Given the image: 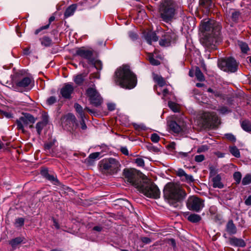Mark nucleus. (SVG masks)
<instances>
[{
  "instance_id": "f257e3e1",
  "label": "nucleus",
  "mask_w": 251,
  "mask_h": 251,
  "mask_svg": "<svg viewBox=\"0 0 251 251\" xmlns=\"http://www.w3.org/2000/svg\"><path fill=\"white\" fill-rule=\"evenodd\" d=\"M114 81L117 85L126 89H132L136 85L137 78L128 65H123L115 73Z\"/></svg>"
},
{
  "instance_id": "f03ea898",
  "label": "nucleus",
  "mask_w": 251,
  "mask_h": 251,
  "mask_svg": "<svg viewBox=\"0 0 251 251\" xmlns=\"http://www.w3.org/2000/svg\"><path fill=\"white\" fill-rule=\"evenodd\" d=\"M164 197L167 202L175 207L178 206L186 197V193L179 184L167 183L163 190Z\"/></svg>"
},
{
  "instance_id": "7ed1b4c3",
  "label": "nucleus",
  "mask_w": 251,
  "mask_h": 251,
  "mask_svg": "<svg viewBox=\"0 0 251 251\" xmlns=\"http://www.w3.org/2000/svg\"><path fill=\"white\" fill-rule=\"evenodd\" d=\"M201 28L205 32L208 45L213 44L218 41L221 28L219 23L214 21H208L202 24Z\"/></svg>"
},
{
  "instance_id": "20e7f679",
  "label": "nucleus",
  "mask_w": 251,
  "mask_h": 251,
  "mask_svg": "<svg viewBox=\"0 0 251 251\" xmlns=\"http://www.w3.org/2000/svg\"><path fill=\"white\" fill-rule=\"evenodd\" d=\"M143 183L138 188V190L147 197L159 198L160 192L157 186L145 176H143Z\"/></svg>"
},
{
  "instance_id": "39448f33",
  "label": "nucleus",
  "mask_w": 251,
  "mask_h": 251,
  "mask_svg": "<svg viewBox=\"0 0 251 251\" xmlns=\"http://www.w3.org/2000/svg\"><path fill=\"white\" fill-rule=\"evenodd\" d=\"M159 12L163 20L168 22L173 19L176 14L175 5L171 0H165L161 4Z\"/></svg>"
},
{
  "instance_id": "423d86ee",
  "label": "nucleus",
  "mask_w": 251,
  "mask_h": 251,
  "mask_svg": "<svg viewBox=\"0 0 251 251\" xmlns=\"http://www.w3.org/2000/svg\"><path fill=\"white\" fill-rule=\"evenodd\" d=\"M218 120V117L215 113L203 112L200 115L197 123L202 128H209L215 126Z\"/></svg>"
},
{
  "instance_id": "0eeeda50",
  "label": "nucleus",
  "mask_w": 251,
  "mask_h": 251,
  "mask_svg": "<svg viewBox=\"0 0 251 251\" xmlns=\"http://www.w3.org/2000/svg\"><path fill=\"white\" fill-rule=\"evenodd\" d=\"M120 164L116 159L110 158L102 160L100 163L101 170L106 173L113 174L120 170Z\"/></svg>"
},
{
  "instance_id": "6e6552de",
  "label": "nucleus",
  "mask_w": 251,
  "mask_h": 251,
  "mask_svg": "<svg viewBox=\"0 0 251 251\" xmlns=\"http://www.w3.org/2000/svg\"><path fill=\"white\" fill-rule=\"evenodd\" d=\"M86 95L90 103L95 107L100 106L103 102V99L96 90L95 86L87 88L86 91Z\"/></svg>"
},
{
  "instance_id": "1a4fd4ad",
  "label": "nucleus",
  "mask_w": 251,
  "mask_h": 251,
  "mask_svg": "<svg viewBox=\"0 0 251 251\" xmlns=\"http://www.w3.org/2000/svg\"><path fill=\"white\" fill-rule=\"evenodd\" d=\"M124 175L127 182L138 188L141 182L139 181L140 175L137 170L134 169H125Z\"/></svg>"
},
{
  "instance_id": "9d476101",
  "label": "nucleus",
  "mask_w": 251,
  "mask_h": 251,
  "mask_svg": "<svg viewBox=\"0 0 251 251\" xmlns=\"http://www.w3.org/2000/svg\"><path fill=\"white\" fill-rule=\"evenodd\" d=\"M218 64L219 67L225 72L234 73L237 70V63L232 57L222 59L219 60Z\"/></svg>"
},
{
  "instance_id": "9b49d317",
  "label": "nucleus",
  "mask_w": 251,
  "mask_h": 251,
  "mask_svg": "<svg viewBox=\"0 0 251 251\" xmlns=\"http://www.w3.org/2000/svg\"><path fill=\"white\" fill-rule=\"evenodd\" d=\"M204 206V201L197 197L191 196L187 200V207L190 210L199 212Z\"/></svg>"
},
{
  "instance_id": "f8f14e48",
  "label": "nucleus",
  "mask_w": 251,
  "mask_h": 251,
  "mask_svg": "<svg viewBox=\"0 0 251 251\" xmlns=\"http://www.w3.org/2000/svg\"><path fill=\"white\" fill-rule=\"evenodd\" d=\"M35 121L34 118L30 114H24L23 116L17 120V128L19 130H21L24 132V126H26L30 123L33 124Z\"/></svg>"
},
{
  "instance_id": "ddd939ff",
  "label": "nucleus",
  "mask_w": 251,
  "mask_h": 251,
  "mask_svg": "<svg viewBox=\"0 0 251 251\" xmlns=\"http://www.w3.org/2000/svg\"><path fill=\"white\" fill-rule=\"evenodd\" d=\"M176 39V34L172 31L166 33L159 41V44L161 46L167 47L171 43H174Z\"/></svg>"
},
{
  "instance_id": "4468645a",
  "label": "nucleus",
  "mask_w": 251,
  "mask_h": 251,
  "mask_svg": "<svg viewBox=\"0 0 251 251\" xmlns=\"http://www.w3.org/2000/svg\"><path fill=\"white\" fill-rule=\"evenodd\" d=\"M75 54L87 59L90 63H93V53L91 50H87L84 47L79 48L76 50Z\"/></svg>"
},
{
  "instance_id": "2eb2a0df",
  "label": "nucleus",
  "mask_w": 251,
  "mask_h": 251,
  "mask_svg": "<svg viewBox=\"0 0 251 251\" xmlns=\"http://www.w3.org/2000/svg\"><path fill=\"white\" fill-rule=\"evenodd\" d=\"M74 90L73 84L66 83L60 90V94L65 99H70Z\"/></svg>"
},
{
  "instance_id": "dca6fc26",
  "label": "nucleus",
  "mask_w": 251,
  "mask_h": 251,
  "mask_svg": "<svg viewBox=\"0 0 251 251\" xmlns=\"http://www.w3.org/2000/svg\"><path fill=\"white\" fill-rule=\"evenodd\" d=\"M31 82V79L29 77H25L22 79L18 81L15 87L17 91H20L22 88H26L29 86Z\"/></svg>"
},
{
  "instance_id": "f3484780",
  "label": "nucleus",
  "mask_w": 251,
  "mask_h": 251,
  "mask_svg": "<svg viewBox=\"0 0 251 251\" xmlns=\"http://www.w3.org/2000/svg\"><path fill=\"white\" fill-rule=\"evenodd\" d=\"M176 175L181 178L182 180L186 182H192L193 181V176L187 175L182 169H178L176 171Z\"/></svg>"
},
{
  "instance_id": "a211bd4d",
  "label": "nucleus",
  "mask_w": 251,
  "mask_h": 251,
  "mask_svg": "<svg viewBox=\"0 0 251 251\" xmlns=\"http://www.w3.org/2000/svg\"><path fill=\"white\" fill-rule=\"evenodd\" d=\"M229 241L230 244L233 246L241 248H243L246 246V243L242 239H239L234 237L230 238Z\"/></svg>"
},
{
  "instance_id": "6ab92c4d",
  "label": "nucleus",
  "mask_w": 251,
  "mask_h": 251,
  "mask_svg": "<svg viewBox=\"0 0 251 251\" xmlns=\"http://www.w3.org/2000/svg\"><path fill=\"white\" fill-rule=\"evenodd\" d=\"M199 3L200 6L204 9L205 13L209 12L213 5L211 0H200Z\"/></svg>"
},
{
  "instance_id": "aec40b11",
  "label": "nucleus",
  "mask_w": 251,
  "mask_h": 251,
  "mask_svg": "<svg viewBox=\"0 0 251 251\" xmlns=\"http://www.w3.org/2000/svg\"><path fill=\"white\" fill-rule=\"evenodd\" d=\"M168 126L170 129H171L175 133H179L182 130L181 125H178L176 122L171 121L168 122Z\"/></svg>"
},
{
  "instance_id": "412c9836",
  "label": "nucleus",
  "mask_w": 251,
  "mask_h": 251,
  "mask_svg": "<svg viewBox=\"0 0 251 251\" xmlns=\"http://www.w3.org/2000/svg\"><path fill=\"white\" fill-rule=\"evenodd\" d=\"M145 38L149 44H151L153 42L157 41L158 39L156 34L152 31L147 32L145 35Z\"/></svg>"
},
{
  "instance_id": "4be33fe9",
  "label": "nucleus",
  "mask_w": 251,
  "mask_h": 251,
  "mask_svg": "<svg viewBox=\"0 0 251 251\" xmlns=\"http://www.w3.org/2000/svg\"><path fill=\"white\" fill-rule=\"evenodd\" d=\"M226 230L229 234H234L237 232V229L232 220L228 222L226 226Z\"/></svg>"
},
{
  "instance_id": "5701e85b",
  "label": "nucleus",
  "mask_w": 251,
  "mask_h": 251,
  "mask_svg": "<svg viewBox=\"0 0 251 251\" xmlns=\"http://www.w3.org/2000/svg\"><path fill=\"white\" fill-rule=\"evenodd\" d=\"M221 176L218 175L212 178L213 186L214 188H222L224 185L221 181Z\"/></svg>"
},
{
  "instance_id": "b1692460",
  "label": "nucleus",
  "mask_w": 251,
  "mask_h": 251,
  "mask_svg": "<svg viewBox=\"0 0 251 251\" xmlns=\"http://www.w3.org/2000/svg\"><path fill=\"white\" fill-rule=\"evenodd\" d=\"M76 9L75 4H72L69 6L64 13V17L67 18L73 15Z\"/></svg>"
},
{
  "instance_id": "393cba45",
  "label": "nucleus",
  "mask_w": 251,
  "mask_h": 251,
  "mask_svg": "<svg viewBox=\"0 0 251 251\" xmlns=\"http://www.w3.org/2000/svg\"><path fill=\"white\" fill-rule=\"evenodd\" d=\"M41 174L48 180L54 183L57 181L56 177L53 176L49 174L47 170H43L41 171Z\"/></svg>"
},
{
  "instance_id": "a878e982",
  "label": "nucleus",
  "mask_w": 251,
  "mask_h": 251,
  "mask_svg": "<svg viewBox=\"0 0 251 251\" xmlns=\"http://www.w3.org/2000/svg\"><path fill=\"white\" fill-rule=\"evenodd\" d=\"M75 120V117L74 115L72 114L69 113L65 116H64L61 118V122L63 123L64 122H66L68 124V123H70V122H73Z\"/></svg>"
},
{
  "instance_id": "bb28decb",
  "label": "nucleus",
  "mask_w": 251,
  "mask_h": 251,
  "mask_svg": "<svg viewBox=\"0 0 251 251\" xmlns=\"http://www.w3.org/2000/svg\"><path fill=\"white\" fill-rule=\"evenodd\" d=\"M153 80L160 87H162L166 84V82L162 76L157 75H153Z\"/></svg>"
},
{
  "instance_id": "cd10ccee",
  "label": "nucleus",
  "mask_w": 251,
  "mask_h": 251,
  "mask_svg": "<svg viewBox=\"0 0 251 251\" xmlns=\"http://www.w3.org/2000/svg\"><path fill=\"white\" fill-rule=\"evenodd\" d=\"M73 80L76 84L80 85L84 81V76L82 74L77 75L74 76Z\"/></svg>"
},
{
  "instance_id": "c85d7f7f",
  "label": "nucleus",
  "mask_w": 251,
  "mask_h": 251,
  "mask_svg": "<svg viewBox=\"0 0 251 251\" xmlns=\"http://www.w3.org/2000/svg\"><path fill=\"white\" fill-rule=\"evenodd\" d=\"M23 241V239L21 237H17L12 239L10 242V244L11 245L13 249H15L18 245L20 244Z\"/></svg>"
},
{
  "instance_id": "c756f323",
  "label": "nucleus",
  "mask_w": 251,
  "mask_h": 251,
  "mask_svg": "<svg viewBox=\"0 0 251 251\" xmlns=\"http://www.w3.org/2000/svg\"><path fill=\"white\" fill-rule=\"evenodd\" d=\"M195 75L199 81H202L204 80V76L199 68L196 67L195 71Z\"/></svg>"
},
{
  "instance_id": "7c9ffc66",
  "label": "nucleus",
  "mask_w": 251,
  "mask_h": 251,
  "mask_svg": "<svg viewBox=\"0 0 251 251\" xmlns=\"http://www.w3.org/2000/svg\"><path fill=\"white\" fill-rule=\"evenodd\" d=\"M188 220L192 223H197L201 220V217L200 215L196 214H190L188 217Z\"/></svg>"
},
{
  "instance_id": "2f4dec72",
  "label": "nucleus",
  "mask_w": 251,
  "mask_h": 251,
  "mask_svg": "<svg viewBox=\"0 0 251 251\" xmlns=\"http://www.w3.org/2000/svg\"><path fill=\"white\" fill-rule=\"evenodd\" d=\"M100 155V153L99 152H96L94 153H91L88 158L87 159V162L91 164L92 162L96 159L99 157Z\"/></svg>"
},
{
  "instance_id": "473e14b6",
  "label": "nucleus",
  "mask_w": 251,
  "mask_h": 251,
  "mask_svg": "<svg viewBox=\"0 0 251 251\" xmlns=\"http://www.w3.org/2000/svg\"><path fill=\"white\" fill-rule=\"evenodd\" d=\"M74 107L76 112L79 114L81 119H83L84 117V114L82 107L78 103H75Z\"/></svg>"
},
{
  "instance_id": "72a5a7b5",
  "label": "nucleus",
  "mask_w": 251,
  "mask_h": 251,
  "mask_svg": "<svg viewBox=\"0 0 251 251\" xmlns=\"http://www.w3.org/2000/svg\"><path fill=\"white\" fill-rule=\"evenodd\" d=\"M41 44L44 46L48 47L51 45L52 41L50 38L45 36L40 39Z\"/></svg>"
},
{
  "instance_id": "f704fd0d",
  "label": "nucleus",
  "mask_w": 251,
  "mask_h": 251,
  "mask_svg": "<svg viewBox=\"0 0 251 251\" xmlns=\"http://www.w3.org/2000/svg\"><path fill=\"white\" fill-rule=\"evenodd\" d=\"M242 128L246 131H251V123L248 121H244L241 124Z\"/></svg>"
},
{
  "instance_id": "c9c22d12",
  "label": "nucleus",
  "mask_w": 251,
  "mask_h": 251,
  "mask_svg": "<svg viewBox=\"0 0 251 251\" xmlns=\"http://www.w3.org/2000/svg\"><path fill=\"white\" fill-rule=\"evenodd\" d=\"M230 153L235 157L239 158L240 157V153L239 150L236 147L233 146L229 148Z\"/></svg>"
},
{
  "instance_id": "e433bc0d",
  "label": "nucleus",
  "mask_w": 251,
  "mask_h": 251,
  "mask_svg": "<svg viewBox=\"0 0 251 251\" xmlns=\"http://www.w3.org/2000/svg\"><path fill=\"white\" fill-rule=\"evenodd\" d=\"M238 45L243 53H246L249 50L248 45L244 42L239 41L238 42Z\"/></svg>"
},
{
  "instance_id": "4c0bfd02",
  "label": "nucleus",
  "mask_w": 251,
  "mask_h": 251,
  "mask_svg": "<svg viewBox=\"0 0 251 251\" xmlns=\"http://www.w3.org/2000/svg\"><path fill=\"white\" fill-rule=\"evenodd\" d=\"M46 124L43 122H40L36 124V128L38 135H40L43 127L45 126Z\"/></svg>"
},
{
  "instance_id": "58836bf2",
  "label": "nucleus",
  "mask_w": 251,
  "mask_h": 251,
  "mask_svg": "<svg viewBox=\"0 0 251 251\" xmlns=\"http://www.w3.org/2000/svg\"><path fill=\"white\" fill-rule=\"evenodd\" d=\"M168 106L175 112H177L179 111L178 105L174 102L169 101Z\"/></svg>"
},
{
  "instance_id": "ea45409f",
  "label": "nucleus",
  "mask_w": 251,
  "mask_h": 251,
  "mask_svg": "<svg viewBox=\"0 0 251 251\" xmlns=\"http://www.w3.org/2000/svg\"><path fill=\"white\" fill-rule=\"evenodd\" d=\"M242 184L246 185L251 183V175L248 174L246 175L242 179Z\"/></svg>"
},
{
  "instance_id": "a19ab883",
  "label": "nucleus",
  "mask_w": 251,
  "mask_h": 251,
  "mask_svg": "<svg viewBox=\"0 0 251 251\" xmlns=\"http://www.w3.org/2000/svg\"><path fill=\"white\" fill-rule=\"evenodd\" d=\"M25 222V220L23 218H19L16 219L15 222V226L16 227H21L22 226Z\"/></svg>"
},
{
  "instance_id": "79ce46f5",
  "label": "nucleus",
  "mask_w": 251,
  "mask_h": 251,
  "mask_svg": "<svg viewBox=\"0 0 251 251\" xmlns=\"http://www.w3.org/2000/svg\"><path fill=\"white\" fill-rule=\"evenodd\" d=\"M149 59L150 63L152 65H158L160 64V62L159 60L155 59L153 56L150 54L149 56Z\"/></svg>"
},
{
  "instance_id": "37998d69",
  "label": "nucleus",
  "mask_w": 251,
  "mask_h": 251,
  "mask_svg": "<svg viewBox=\"0 0 251 251\" xmlns=\"http://www.w3.org/2000/svg\"><path fill=\"white\" fill-rule=\"evenodd\" d=\"M242 175L239 172H235L233 174V177L235 180L236 183L239 184L241 179Z\"/></svg>"
},
{
  "instance_id": "c03bdc74",
  "label": "nucleus",
  "mask_w": 251,
  "mask_h": 251,
  "mask_svg": "<svg viewBox=\"0 0 251 251\" xmlns=\"http://www.w3.org/2000/svg\"><path fill=\"white\" fill-rule=\"evenodd\" d=\"M146 147L149 151L151 152H158L159 151L157 148L153 146L150 143L148 144Z\"/></svg>"
},
{
  "instance_id": "a18cd8bd",
  "label": "nucleus",
  "mask_w": 251,
  "mask_h": 251,
  "mask_svg": "<svg viewBox=\"0 0 251 251\" xmlns=\"http://www.w3.org/2000/svg\"><path fill=\"white\" fill-rule=\"evenodd\" d=\"M56 101V99L54 96H51L47 100V103L48 105H51L54 104Z\"/></svg>"
},
{
  "instance_id": "49530a36",
  "label": "nucleus",
  "mask_w": 251,
  "mask_h": 251,
  "mask_svg": "<svg viewBox=\"0 0 251 251\" xmlns=\"http://www.w3.org/2000/svg\"><path fill=\"white\" fill-rule=\"evenodd\" d=\"M92 64H94V66L98 70H101L102 69V63L100 61L96 60L94 61L93 60V63Z\"/></svg>"
},
{
  "instance_id": "de8ad7c7",
  "label": "nucleus",
  "mask_w": 251,
  "mask_h": 251,
  "mask_svg": "<svg viewBox=\"0 0 251 251\" xmlns=\"http://www.w3.org/2000/svg\"><path fill=\"white\" fill-rule=\"evenodd\" d=\"M151 139L152 142L157 143L159 141L160 137L156 133H153L151 135Z\"/></svg>"
},
{
  "instance_id": "09e8293b",
  "label": "nucleus",
  "mask_w": 251,
  "mask_h": 251,
  "mask_svg": "<svg viewBox=\"0 0 251 251\" xmlns=\"http://www.w3.org/2000/svg\"><path fill=\"white\" fill-rule=\"evenodd\" d=\"M221 114H225L229 112V110L226 106H222L218 110Z\"/></svg>"
},
{
  "instance_id": "8fccbe9b",
  "label": "nucleus",
  "mask_w": 251,
  "mask_h": 251,
  "mask_svg": "<svg viewBox=\"0 0 251 251\" xmlns=\"http://www.w3.org/2000/svg\"><path fill=\"white\" fill-rule=\"evenodd\" d=\"M204 158L203 155H197L195 157V160L197 162H201L204 160Z\"/></svg>"
},
{
  "instance_id": "3c124183",
  "label": "nucleus",
  "mask_w": 251,
  "mask_h": 251,
  "mask_svg": "<svg viewBox=\"0 0 251 251\" xmlns=\"http://www.w3.org/2000/svg\"><path fill=\"white\" fill-rule=\"evenodd\" d=\"M225 136L228 140L231 142H235L236 141L235 137L231 133L226 134Z\"/></svg>"
},
{
  "instance_id": "603ef678",
  "label": "nucleus",
  "mask_w": 251,
  "mask_h": 251,
  "mask_svg": "<svg viewBox=\"0 0 251 251\" xmlns=\"http://www.w3.org/2000/svg\"><path fill=\"white\" fill-rule=\"evenodd\" d=\"M135 163L138 166L143 167L145 165V162L143 159L141 158H138L135 160Z\"/></svg>"
},
{
  "instance_id": "864d4df0",
  "label": "nucleus",
  "mask_w": 251,
  "mask_h": 251,
  "mask_svg": "<svg viewBox=\"0 0 251 251\" xmlns=\"http://www.w3.org/2000/svg\"><path fill=\"white\" fill-rule=\"evenodd\" d=\"M49 27V25H45V26H43L42 27H41L40 28L36 29L35 31V34H38L40 31H41L42 30H43V29H47Z\"/></svg>"
},
{
  "instance_id": "5fc2aeb1",
  "label": "nucleus",
  "mask_w": 251,
  "mask_h": 251,
  "mask_svg": "<svg viewBox=\"0 0 251 251\" xmlns=\"http://www.w3.org/2000/svg\"><path fill=\"white\" fill-rule=\"evenodd\" d=\"M239 16V13L238 12H234L232 13V19L233 21H236Z\"/></svg>"
},
{
  "instance_id": "6e6d98bb",
  "label": "nucleus",
  "mask_w": 251,
  "mask_h": 251,
  "mask_svg": "<svg viewBox=\"0 0 251 251\" xmlns=\"http://www.w3.org/2000/svg\"><path fill=\"white\" fill-rule=\"evenodd\" d=\"M128 35L129 37L133 40L137 39V35L133 32H129L128 33Z\"/></svg>"
},
{
  "instance_id": "4d7b16f0",
  "label": "nucleus",
  "mask_w": 251,
  "mask_h": 251,
  "mask_svg": "<svg viewBox=\"0 0 251 251\" xmlns=\"http://www.w3.org/2000/svg\"><path fill=\"white\" fill-rule=\"evenodd\" d=\"M108 109L110 111H113L115 108V104L114 103H109L107 104Z\"/></svg>"
},
{
  "instance_id": "13d9d810",
  "label": "nucleus",
  "mask_w": 251,
  "mask_h": 251,
  "mask_svg": "<svg viewBox=\"0 0 251 251\" xmlns=\"http://www.w3.org/2000/svg\"><path fill=\"white\" fill-rule=\"evenodd\" d=\"M81 128L83 130H85L87 128V126L85 124L84 118L81 119V121L80 122Z\"/></svg>"
},
{
  "instance_id": "bf43d9fd",
  "label": "nucleus",
  "mask_w": 251,
  "mask_h": 251,
  "mask_svg": "<svg viewBox=\"0 0 251 251\" xmlns=\"http://www.w3.org/2000/svg\"><path fill=\"white\" fill-rule=\"evenodd\" d=\"M121 151L125 155L128 154V151L126 147H122L121 148Z\"/></svg>"
},
{
  "instance_id": "052dcab7",
  "label": "nucleus",
  "mask_w": 251,
  "mask_h": 251,
  "mask_svg": "<svg viewBox=\"0 0 251 251\" xmlns=\"http://www.w3.org/2000/svg\"><path fill=\"white\" fill-rule=\"evenodd\" d=\"M245 203L247 205H251V196L248 197L246 200Z\"/></svg>"
},
{
  "instance_id": "680f3d73",
  "label": "nucleus",
  "mask_w": 251,
  "mask_h": 251,
  "mask_svg": "<svg viewBox=\"0 0 251 251\" xmlns=\"http://www.w3.org/2000/svg\"><path fill=\"white\" fill-rule=\"evenodd\" d=\"M142 241L146 244H149L151 242V240L148 237H143Z\"/></svg>"
},
{
  "instance_id": "e2e57ef3",
  "label": "nucleus",
  "mask_w": 251,
  "mask_h": 251,
  "mask_svg": "<svg viewBox=\"0 0 251 251\" xmlns=\"http://www.w3.org/2000/svg\"><path fill=\"white\" fill-rule=\"evenodd\" d=\"M189 153V152H179V154L181 157L185 158L188 156Z\"/></svg>"
},
{
  "instance_id": "0e129e2a",
  "label": "nucleus",
  "mask_w": 251,
  "mask_h": 251,
  "mask_svg": "<svg viewBox=\"0 0 251 251\" xmlns=\"http://www.w3.org/2000/svg\"><path fill=\"white\" fill-rule=\"evenodd\" d=\"M101 229H102V228L99 226H95L93 228V229L94 230H96L97 231H100L101 230Z\"/></svg>"
},
{
  "instance_id": "69168bd1",
  "label": "nucleus",
  "mask_w": 251,
  "mask_h": 251,
  "mask_svg": "<svg viewBox=\"0 0 251 251\" xmlns=\"http://www.w3.org/2000/svg\"><path fill=\"white\" fill-rule=\"evenodd\" d=\"M163 95L164 97L166 96L168 93H169V91L167 89H164L163 91Z\"/></svg>"
},
{
  "instance_id": "338daca9",
  "label": "nucleus",
  "mask_w": 251,
  "mask_h": 251,
  "mask_svg": "<svg viewBox=\"0 0 251 251\" xmlns=\"http://www.w3.org/2000/svg\"><path fill=\"white\" fill-rule=\"evenodd\" d=\"M55 20V17L54 16H51L50 18H49V23L48 24V25H50V24L53 22L54 20Z\"/></svg>"
},
{
  "instance_id": "774afa93",
  "label": "nucleus",
  "mask_w": 251,
  "mask_h": 251,
  "mask_svg": "<svg viewBox=\"0 0 251 251\" xmlns=\"http://www.w3.org/2000/svg\"><path fill=\"white\" fill-rule=\"evenodd\" d=\"M53 224H54V226H55V227L56 228H59V226L58 225V224L57 223V222L55 221V220H53Z\"/></svg>"
}]
</instances>
